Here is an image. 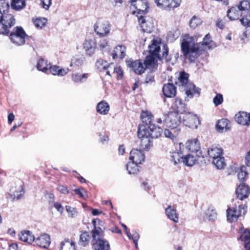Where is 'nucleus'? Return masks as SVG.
I'll list each match as a JSON object with an SVG mask.
<instances>
[{"label":"nucleus","instance_id":"f257e3e1","mask_svg":"<svg viewBox=\"0 0 250 250\" xmlns=\"http://www.w3.org/2000/svg\"><path fill=\"white\" fill-rule=\"evenodd\" d=\"M212 42L211 36L207 34L202 42L195 43L192 37H185L181 43V50L184 56L190 62H194L203 51L210 48L209 44Z\"/></svg>","mask_w":250,"mask_h":250},{"label":"nucleus","instance_id":"f03ea898","mask_svg":"<svg viewBox=\"0 0 250 250\" xmlns=\"http://www.w3.org/2000/svg\"><path fill=\"white\" fill-rule=\"evenodd\" d=\"M92 223L94 229L92 230L93 238V248L94 250H109L110 246L108 242L104 239V231L102 229L97 225L101 226L103 222L98 219H93Z\"/></svg>","mask_w":250,"mask_h":250},{"label":"nucleus","instance_id":"7ed1b4c3","mask_svg":"<svg viewBox=\"0 0 250 250\" xmlns=\"http://www.w3.org/2000/svg\"><path fill=\"white\" fill-rule=\"evenodd\" d=\"M139 149L134 148L130 152L129 160L132 162L141 164L145 161V155L142 150L148 151L152 146V142H140Z\"/></svg>","mask_w":250,"mask_h":250},{"label":"nucleus","instance_id":"20e7f679","mask_svg":"<svg viewBox=\"0 0 250 250\" xmlns=\"http://www.w3.org/2000/svg\"><path fill=\"white\" fill-rule=\"evenodd\" d=\"M2 2L0 1V5ZM5 10L0 8V34L6 35L9 32V29L14 26L15 20L11 14L5 13Z\"/></svg>","mask_w":250,"mask_h":250},{"label":"nucleus","instance_id":"39448f33","mask_svg":"<svg viewBox=\"0 0 250 250\" xmlns=\"http://www.w3.org/2000/svg\"><path fill=\"white\" fill-rule=\"evenodd\" d=\"M184 148V145L182 142H173L171 147V151L170 152V161L175 166L178 165L182 162L181 159Z\"/></svg>","mask_w":250,"mask_h":250},{"label":"nucleus","instance_id":"423d86ee","mask_svg":"<svg viewBox=\"0 0 250 250\" xmlns=\"http://www.w3.org/2000/svg\"><path fill=\"white\" fill-rule=\"evenodd\" d=\"M164 50L162 57H158L151 55L146 57L143 62L146 69H149L151 71H155L158 65L157 63V59L162 60L165 59L166 62L168 61V59H167L168 53V49L167 46L164 45Z\"/></svg>","mask_w":250,"mask_h":250},{"label":"nucleus","instance_id":"0eeeda50","mask_svg":"<svg viewBox=\"0 0 250 250\" xmlns=\"http://www.w3.org/2000/svg\"><path fill=\"white\" fill-rule=\"evenodd\" d=\"M247 206L244 205H240L238 207L232 208H229L227 210V220L230 222H236L238 218L244 216L247 212Z\"/></svg>","mask_w":250,"mask_h":250},{"label":"nucleus","instance_id":"6e6552de","mask_svg":"<svg viewBox=\"0 0 250 250\" xmlns=\"http://www.w3.org/2000/svg\"><path fill=\"white\" fill-rule=\"evenodd\" d=\"M27 36L22 27L17 26L11 33L10 38L11 41L15 44L21 45L24 43L25 39Z\"/></svg>","mask_w":250,"mask_h":250},{"label":"nucleus","instance_id":"1a4fd4ad","mask_svg":"<svg viewBox=\"0 0 250 250\" xmlns=\"http://www.w3.org/2000/svg\"><path fill=\"white\" fill-rule=\"evenodd\" d=\"M111 30V25L105 21H98L94 24V31L100 37L108 36Z\"/></svg>","mask_w":250,"mask_h":250},{"label":"nucleus","instance_id":"9d476101","mask_svg":"<svg viewBox=\"0 0 250 250\" xmlns=\"http://www.w3.org/2000/svg\"><path fill=\"white\" fill-rule=\"evenodd\" d=\"M184 124L192 128H197L199 124L198 117L192 113L186 112L183 116Z\"/></svg>","mask_w":250,"mask_h":250},{"label":"nucleus","instance_id":"9b49d317","mask_svg":"<svg viewBox=\"0 0 250 250\" xmlns=\"http://www.w3.org/2000/svg\"><path fill=\"white\" fill-rule=\"evenodd\" d=\"M180 118L181 117H179L178 114L170 112L164 120L163 124L166 127L175 128L181 122Z\"/></svg>","mask_w":250,"mask_h":250},{"label":"nucleus","instance_id":"f8f14e48","mask_svg":"<svg viewBox=\"0 0 250 250\" xmlns=\"http://www.w3.org/2000/svg\"><path fill=\"white\" fill-rule=\"evenodd\" d=\"M184 145L185 149L191 153H194L198 157H204L200 142H186Z\"/></svg>","mask_w":250,"mask_h":250},{"label":"nucleus","instance_id":"ddd939ff","mask_svg":"<svg viewBox=\"0 0 250 250\" xmlns=\"http://www.w3.org/2000/svg\"><path fill=\"white\" fill-rule=\"evenodd\" d=\"M126 64L128 67L137 74L141 75L145 72L146 67L143 62L141 60H129L126 61Z\"/></svg>","mask_w":250,"mask_h":250},{"label":"nucleus","instance_id":"4468645a","mask_svg":"<svg viewBox=\"0 0 250 250\" xmlns=\"http://www.w3.org/2000/svg\"><path fill=\"white\" fill-rule=\"evenodd\" d=\"M129 2L136 9V11H133V14L145 13L148 8V4L145 0H129Z\"/></svg>","mask_w":250,"mask_h":250},{"label":"nucleus","instance_id":"2eb2a0df","mask_svg":"<svg viewBox=\"0 0 250 250\" xmlns=\"http://www.w3.org/2000/svg\"><path fill=\"white\" fill-rule=\"evenodd\" d=\"M182 0H155V2L159 6L165 9H170L178 7Z\"/></svg>","mask_w":250,"mask_h":250},{"label":"nucleus","instance_id":"dca6fc26","mask_svg":"<svg viewBox=\"0 0 250 250\" xmlns=\"http://www.w3.org/2000/svg\"><path fill=\"white\" fill-rule=\"evenodd\" d=\"M171 109L172 110L171 112L177 114L178 113L184 114L187 111L186 105L183 102L181 99L177 98L172 103Z\"/></svg>","mask_w":250,"mask_h":250},{"label":"nucleus","instance_id":"f3484780","mask_svg":"<svg viewBox=\"0 0 250 250\" xmlns=\"http://www.w3.org/2000/svg\"><path fill=\"white\" fill-rule=\"evenodd\" d=\"M235 192L237 198L243 200L248 197L250 193V188L248 185L242 183L237 187Z\"/></svg>","mask_w":250,"mask_h":250},{"label":"nucleus","instance_id":"a211bd4d","mask_svg":"<svg viewBox=\"0 0 250 250\" xmlns=\"http://www.w3.org/2000/svg\"><path fill=\"white\" fill-rule=\"evenodd\" d=\"M141 30L143 32L150 33L153 29V24L149 21L146 20L142 15L138 16Z\"/></svg>","mask_w":250,"mask_h":250},{"label":"nucleus","instance_id":"6ab92c4d","mask_svg":"<svg viewBox=\"0 0 250 250\" xmlns=\"http://www.w3.org/2000/svg\"><path fill=\"white\" fill-rule=\"evenodd\" d=\"M34 242L40 247L47 248L51 243L50 236L46 233L42 234L36 239L35 238Z\"/></svg>","mask_w":250,"mask_h":250},{"label":"nucleus","instance_id":"aec40b11","mask_svg":"<svg viewBox=\"0 0 250 250\" xmlns=\"http://www.w3.org/2000/svg\"><path fill=\"white\" fill-rule=\"evenodd\" d=\"M235 119L239 124L249 125L250 124V114L246 112L240 111L235 115Z\"/></svg>","mask_w":250,"mask_h":250},{"label":"nucleus","instance_id":"412c9836","mask_svg":"<svg viewBox=\"0 0 250 250\" xmlns=\"http://www.w3.org/2000/svg\"><path fill=\"white\" fill-rule=\"evenodd\" d=\"M244 13L237 5L230 8L227 12L228 18L231 21L240 20Z\"/></svg>","mask_w":250,"mask_h":250},{"label":"nucleus","instance_id":"4be33fe9","mask_svg":"<svg viewBox=\"0 0 250 250\" xmlns=\"http://www.w3.org/2000/svg\"><path fill=\"white\" fill-rule=\"evenodd\" d=\"M240 231L241 234L239 239L244 242V247L246 250H248L250 249V230L241 229Z\"/></svg>","mask_w":250,"mask_h":250},{"label":"nucleus","instance_id":"5701e85b","mask_svg":"<svg viewBox=\"0 0 250 250\" xmlns=\"http://www.w3.org/2000/svg\"><path fill=\"white\" fill-rule=\"evenodd\" d=\"M83 48L87 55L92 56L95 52L96 48L95 42L92 40H85L83 43Z\"/></svg>","mask_w":250,"mask_h":250},{"label":"nucleus","instance_id":"b1692460","mask_svg":"<svg viewBox=\"0 0 250 250\" xmlns=\"http://www.w3.org/2000/svg\"><path fill=\"white\" fill-rule=\"evenodd\" d=\"M137 135L139 138L142 140L147 139L148 141H150V133L148 126L147 127L144 125H140L138 126Z\"/></svg>","mask_w":250,"mask_h":250},{"label":"nucleus","instance_id":"393cba45","mask_svg":"<svg viewBox=\"0 0 250 250\" xmlns=\"http://www.w3.org/2000/svg\"><path fill=\"white\" fill-rule=\"evenodd\" d=\"M163 92L167 97H174L176 94V88L173 84L168 83L164 85Z\"/></svg>","mask_w":250,"mask_h":250},{"label":"nucleus","instance_id":"a878e982","mask_svg":"<svg viewBox=\"0 0 250 250\" xmlns=\"http://www.w3.org/2000/svg\"><path fill=\"white\" fill-rule=\"evenodd\" d=\"M183 90L185 91L187 97L190 98H192L196 94L199 95L200 92V89L196 87L192 83L188 84L187 86L183 89Z\"/></svg>","mask_w":250,"mask_h":250},{"label":"nucleus","instance_id":"bb28decb","mask_svg":"<svg viewBox=\"0 0 250 250\" xmlns=\"http://www.w3.org/2000/svg\"><path fill=\"white\" fill-rule=\"evenodd\" d=\"M149 54L158 57H162L159 55L160 43L157 40H153L151 44L148 46Z\"/></svg>","mask_w":250,"mask_h":250},{"label":"nucleus","instance_id":"cd10ccee","mask_svg":"<svg viewBox=\"0 0 250 250\" xmlns=\"http://www.w3.org/2000/svg\"><path fill=\"white\" fill-rule=\"evenodd\" d=\"M189 75L185 72L180 73L177 80L175 81V84L179 86L181 89H184L186 87L188 83Z\"/></svg>","mask_w":250,"mask_h":250},{"label":"nucleus","instance_id":"c85d7f7f","mask_svg":"<svg viewBox=\"0 0 250 250\" xmlns=\"http://www.w3.org/2000/svg\"><path fill=\"white\" fill-rule=\"evenodd\" d=\"M19 239L28 244H31L35 241V236L29 230H24L21 231L19 235Z\"/></svg>","mask_w":250,"mask_h":250},{"label":"nucleus","instance_id":"c756f323","mask_svg":"<svg viewBox=\"0 0 250 250\" xmlns=\"http://www.w3.org/2000/svg\"><path fill=\"white\" fill-rule=\"evenodd\" d=\"M125 51L126 47L125 45H117L114 48L112 53V56L113 59H115L117 58H119L120 59L124 58L126 55Z\"/></svg>","mask_w":250,"mask_h":250},{"label":"nucleus","instance_id":"7c9ffc66","mask_svg":"<svg viewBox=\"0 0 250 250\" xmlns=\"http://www.w3.org/2000/svg\"><path fill=\"white\" fill-rule=\"evenodd\" d=\"M208 153L211 160L222 155L223 149L217 146L212 145L208 149Z\"/></svg>","mask_w":250,"mask_h":250},{"label":"nucleus","instance_id":"2f4dec72","mask_svg":"<svg viewBox=\"0 0 250 250\" xmlns=\"http://www.w3.org/2000/svg\"><path fill=\"white\" fill-rule=\"evenodd\" d=\"M216 127L219 132L226 131L230 128V122L226 119H222L218 121Z\"/></svg>","mask_w":250,"mask_h":250},{"label":"nucleus","instance_id":"473e14b6","mask_svg":"<svg viewBox=\"0 0 250 250\" xmlns=\"http://www.w3.org/2000/svg\"><path fill=\"white\" fill-rule=\"evenodd\" d=\"M50 73L53 75H58L59 76H63L66 75L68 71V68H60L57 65L49 66V68Z\"/></svg>","mask_w":250,"mask_h":250},{"label":"nucleus","instance_id":"72a5a7b5","mask_svg":"<svg viewBox=\"0 0 250 250\" xmlns=\"http://www.w3.org/2000/svg\"><path fill=\"white\" fill-rule=\"evenodd\" d=\"M165 212L167 217L175 223H177L179 220L178 214L176 212V209L168 206L166 209Z\"/></svg>","mask_w":250,"mask_h":250},{"label":"nucleus","instance_id":"f704fd0d","mask_svg":"<svg viewBox=\"0 0 250 250\" xmlns=\"http://www.w3.org/2000/svg\"><path fill=\"white\" fill-rule=\"evenodd\" d=\"M109 64L110 63L102 59L98 60L96 62V66L99 71H105L106 75L111 76L110 68L108 67Z\"/></svg>","mask_w":250,"mask_h":250},{"label":"nucleus","instance_id":"c9c22d12","mask_svg":"<svg viewBox=\"0 0 250 250\" xmlns=\"http://www.w3.org/2000/svg\"><path fill=\"white\" fill-rule=\"evenodd\" d=\"M90 239L91 236L88 232L83 231L80 235L78 244L83 247H86L89 244Z\"/></svg>","mask_w":250,"mask_h":250},{"label":"nucleus","instance_id":"e433bc0d","mask_svg":"<svg viewBox=\"0 0 250 250\" xmlns=\"http://www.w3.org/2000/svg\"><path fill=\"white\" fill-rule=\"evenodd\" d=\"M141 119L143 123L145 124L146 126H150L152 124L153 116L151 113L148 111H143L141 115Z\"/></svg>","mask_w":250,"mask_h":250},{"label":"nucleus","instance_id":"4c0bfd02","mask_svg":"<svg viewBox=\"0 0 250 250\" xmlns=\"http://www.w3.org/2000/svg\"><path fill=\"white\" fill-rule=\"evenodd\" d=\"M150 130V139H157L161 135L162 129L159 126H156L155 125H150L148 126Z\"/></svg>","mask_w":250,"mask_h":250},{"label":"nucleus","instance_id":"58836bf2","mask_svg":"<svg viewBox=\"0 0 250 250\" xmlns=\"http://www.w3.org/2000/svg\"><path fill=\"white\" fill-rule=\"evenodd\" d=\"M60 250H76L75 243L69 239H65L60 244Z\"/></svg>","mask_w":250,"mask_h":250},{"label":"nucleus","instance_id":"ea45409f","mask_svg":"<svg viewBox=\"0 0 250 250\" xmlns=\"http://www.w3.org/2000/svg\"><path fill=\"white\" fill-rule=\"evenodd\" d=\"M197 162L196 157L191 154H188L182 158V162L188 167L194 166Z\"/></svg>","mask_w":250,"mask_h":250},{"label":"nucleus","instance_id":"a19ab883","mask_svg":"<svg viewBox=\"0 0 250 250\" xmlns=\"http://www.w3.org/2000/svg\"><path fill=\"white\" fill-rule=\"evenodd\" d=\"M211 161L212 164L218 169H223L226 166L224 157L222 155L211 160Z\"/></svg>","mask_w":250,"mask_h":250},{"label":"nucleus","instance_id":"79ce46f5","mask_svg":"<svg viewBox=\"0 0 250 250\" xmlns=\"http://www.w3.org/2000/svg\"><path fill=\"white\" fill-rule=\"evenodd\" d=\"M88 76V73L80 74L76 73L72 75V80L77 83H83L86 81Z\"/></svg>","mask_w":250,"mask_h":250},{"label":"nucleus","instance_id":"37998d69","mask_svg":"<svg viewBox=\"0 0 250 250\" xmlns=\"http://www.w3.org/2000/svg\"><path fill=\"white\" fill-rule=\"evenodd\" d=\"M109 110V106L108 104L104 101L100 102L97 106V112L101 114H107Z\"/></svg>","mask_w":250,"mask_h":250},{"label":"nucleus","instance_id":"c03bdc74","mask_svg":"<svg viewBox=\"0 0 250 250\" xmlns=\"http://www.w3.org/2000/svg\"><path fill=\"white\" fill-rule=\"evenodd\" d=\"M50 65V64L47 60L41 58L38 62L37 68L39 70L45 72L48 69Z\"/></svg>","mask_w":250,"mask_h":250},{"label":"nucleus","instance_id":"a18cd8bd","mask_svg":"<svg viewBox=\"0 0 250 250\" xmlns=\"http://www.w3.org/2000/svg\"><path fill=\"white\" fill-rule=\"evenodd\" d=\"M11 7L16 10H21L26 5V0H12Z\"/></svg>","mask_w":250,"mask_h":250},{"label":"nucleus","instance_id":"49530a36","mask_svg":"<svg viewBox=\"0 0 250 250\" xmlns=\"http://www.w3.org/2000/svg\"><path fill=\"white\" fill-rule=\"evenodd\" d=\"M139 164H136L135 163L131 162L129 163L126 165V169L129 174H135L138 173Z\"/></svg>","mask_w":250,"mask_h":250},{"label":"nucleus","instance_id":"de8ad7c7","mask_svg":"<svg viewBox=\"0 0 250 250\" xmlns=\"http://www.w3.org/2000/svg\"><path fill=\"white\" fill-rule=\"evenodd\" d=\"M171 128V130L166 129L164 131L165 136L169 139L174 140L176 139V136L178 134L179 130H174Z\"/></svg>","mask_w":250,"mask_h":250},{"label":"nucleus","instance_id":"09e8293b","mask_svg":"<svg viewBox=\"0 0 250 250\" xmlns=\"http://www.w3.org/2000/svg\"><path fill=\"white\" fill-rule=\"evenodd\" d=\"M110 68V73L112 71L114 73L117 74L118 77L121 78L123 75V72L120 66L115 65L113 63H110L108 66Z\"/></svg>","mask_w":250,"mask_h":250},{"label":"nucleus","instance_id":"8fccbe9b","mask_svg":"<svg viewBox=\"0 0 250 250\" xmlns=\"http://www.w3.org/2000/svg\"><path fill=\"white\" fill-rule=\"evenodd\" d=\"M248 173L247 167L245 166L241 167L240 171L238 173V178L240 181H245L248 176Z\"/></svg>","mask_w":250,"mask_h":250},{"label":"nucleus","instance_id":"3c124183","mask_svg":"<svg viewBox=\"0 0 250 250\" xmlns=\"http://www.w3.org/2000/svg\"><path fill=\"white\" fill-rule=\"evenodd\" d=\"M206 215L210 221H214L217 219V212L212 207L208 208Z\"/></svg>","mask_w":250,"mask_h":250},{"label":"nucleus","instance_id":"603ef678","mask_svg":"<svg viewBox=\"0 0 250 250\" xmlns=\"http://www.w3.org/2000/svg\"><path fill=\"white\" fill-rule=\"evenodd\" d=\"M47 20L44 18H39L36 20H33V22L35 26L39 28H42L45 26Z\"/></svg>","mask_w":250,"mask_h":250},{"label":"nucleus","instance_id":"864d4df0","mask_svg":"<svg viewBox=\"0 0 250 250\" xmlns=\"http://www.w3.org/2000/svg\"><path fill=\"white\" fill-rule=\"evenodd\" d=\"M244 13L250 10V3L247 0H242L237 5Z\"/></svg>","mask_w":250,"mask_h":250},{"label":"nucleus","instance_id":"5fc2aeb1","mask_svg":"<svg viewBox=\"0 0 250 250\" xmlns=\"http://www.w3.org/2000/svg\"><path fill=\"white\" fill-rule=\"evenodd\" d=\"M99 46L103 51L108 52L110 49L108 41L105 39L101 40L99 43Z\"/></svg>","mask_w":250,"mask_h":250},{"label":"nucleus","instance_id":"6e6d98bb","mask_svg":"<svg viewBox=\"0 0 250 250\" xmlns=\"http://www.w3.org/2000/svg\"><path fill=\"white\" fill-rule=\"evenodd\" d=\"M201 23V20L200 19L194 16L192 18L190 21L189 25L191 28L194 29L198 25H200Z\"/></svg>","mask_w":250,"mask_h":250},{"label":"nucleus","instance_id":"4d7b16f0","mask_svg":"<svg viewBox=\"0 0 250 250\" xmlns=\"http://www.w3.org/2000/svg\"><path fill=\"white\" fill-rule=\"evenodd\" d=\"M242 25L245 27H250V14L244 15L240 19Z\"/></svg>","mask_w":250,"mask_h":250},{"label":"nucleus","instance_id":"13d9d810","mask_svg":"<svg viewBox=\"0 0 250 250\" xmlns=\"http://www.w3.org/2000/svg\"><path fill=\"white\" fill-rule=\"evenodd\" d=\"M83 57H74L71 60V62L70 65L71 66L73 64L77 66L82 65L83 62Z\"/></svg>","mask_w":250,"mask_h":250},{"label":"nucleus","instance_id":"bf43d9fd","mask_svg":"<svg viewBox=\"0 0 250 250\" xmlns=\"http://www.w3.org/2000/svg\"><path fill=\"white\" fill-rule=\"evenodd\" d=\"M66 211L69 214V216L74 218L77 215V211L76 208H72L69 206H66L65 207Z\"/></svg>","mask_w":250,"mask_h":250},{"label":"nucleus","instance_id":"052dcab7","mask_svg":"<svg viewBox=\"0 0 250 250\" xmlns=\"http://www.w3.org/2000/svg\"><path fill=\"white\" fill-rule=\"evenodd\" d=\"M49 203L50 205H53V207L60 213H62L63 211V208L62 205L54 201L49 200Z\"/></svg>","mask_w":250,"mask_h":250},{"label":"nucleus","instance_id":"680f3d73","mask_svg":"<svg viewBox=\"0 0 250 250\" xmlns=\"http://www.w3.org/2000/svg\"><path fill=\"white\" fill-rule=\"evenodd\" d=\"M130 238L132 239L133 243L135 244L136 249L138 248V241L139 239L140 236L139 233L136 231H132V233H130Z\"/></svg>","mask_w":250,"mask_h":250},{"label":"nucleus","instance_id":"e2e57ef3","mask_svg":"<svg viewBox=\"0 0 250 250\" xmlns=\"http://www.w3.org/2000/svg\"><path fill=\"white\" fill-rule=\"evenodd\" d=\"M223 98L221 94H218L213 98V103L216 106L221 104L223 102Z\"/></svg>","mask_w":250,"mask_h":250},{"label":"nucleus","instance_id":"0e129e2a","mask_svg":"<svg viewBox=\"0 0 250 250\" xmlns=\"http://www.w3.org/2000/svg\"><path fill=\"white\" fill-rule=\"evenodd\" d=\"M75 193L77 195H79V196L82 198H85L84 193H86L85 190L83 188H76L73 190Z\"/></svg>","mask_w":250,"mask_h":250},{"label":"nucleus","instance_id":"69168bd1","mask_svg":"<svg viewBox=\"0 0 250 250\" xmlns=\"http://www.w3.org/2000/svg\"><path fill=\"white\" fill-rule=\"evenodd\" d=\"M154 81V76L152 73L147 74L146 76L145 83H152Z\"/></svg>","mask_w":250,"mask_h":250},{"label":"nucleus","instance_id":"338daca9","mask_svg":"<svg viewBox=\"0 0 250 250\" xmlns=\"http://www.w3.org/2000/svg\"><path fill=\"white\" fill-rule=\"evenodd\" d=\"M42 7L47 10L51 4V0H42Z\"/></svg>","mask_w":250,"mask_h":250},{"label":"nucleus","instance_id":"774afa93","mask_svg":"<svg viewBox=\"0 0 250 250\" xmlns=\"http://www.w3.org/2000/svg\"><path fill=\"white\" fill-rule=\"evenodd\" d=\"M245 164L247 167H250V150L247 153L245 157Z\"/></svg>","mask_w":250,"mask_h":250}]
</instances>
